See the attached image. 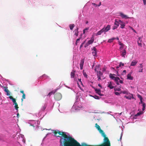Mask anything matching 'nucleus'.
<instances>
[{
    "label": "nucleus",
    "instance_id": "nucleus-1",
    "mask_svg": "<svg viewBox=\"0 0 146 146\" xmlns=\"http://www.w3.org/2000/svg\"><path fill=\"white\" fill-rule=\"evenodd\" d=\"M52 133H54V135L57 137L60 138V146H86L87 144L84 143L81 144L82 145L74 139L71 138L67 134V133L59 131L58 130L52 131Z\"/></svg>",
    "mask_w": 146,
    "mask_h": 146
},
{
    "label": "nucleus",
    "instance_id": "nucleus-2",
    "mask_svg": "<svg viewBox=\"0 0 146 146\" xmlns=\"http://www.w3.org/2000/svg\"><path fill=\"white\" fill-rule=\"evenodd\" d=\"M118 44L120 46L119 49L121 56L124 58H125L126 54V50L127 46L120 41L118 42Z\"/></svg>",
    "mask_w": 146,
    "mask_h": 146
},
{
    "label": "nucleus",
    "instance_id": "nucleus-3",
    "mask_svg": "<svg viewBox=\"0 0 146 146\" xmlns=\"http://www.w3.org/2000/svg\"><path fill=\"white\" fill-rule=\"evenodd\" d=\"M139 104L140 105L141 104H142V111H139V112H138L137 114L135 115L133 117V119H136L139 118V117L140 116V115L144 113L143 111H144L145 109L146 105L145 103L143 101V100H140V102L139 103Z\"/></svg>",
    "mask_w": 146,
    "mask_h": 146
},
{
    "label": "nucleus",
    "instance_id": "nucleus-4",
    "mask_svg": "<svg viewBox=\"0 0 146 146\" xmlns=\"http://www.w3.org/2000/svg\"><path fill=\"white\" fill-rule=\"evenodd\" d=\"M82 106L81 102L80 100H76L74 105L72 106V109L76 111H78L82 108Z\"/></svg>",
    "mask_w": 146,
    "mask_h": 146
},
{
    "label": "nucleus",
    "instance_id": "nucleus-5",
    "mask_svg": "<svg viewBox=\"0 0 146 146\" xmlns=\"http://www.w3.org/2000/svg\"><path fill=\"white\" fill-rule=\"evenodd\" d=\"M71 78H73L74 80L77 82V84L79 86V84H81L82 85V83L81 81V79L78 78V75L76 74L75 70H73L71 73Z\"/></svg>",
    "mask_w": 146,
    "mask_h": 146
},
{
    "label": "nucleus",
    "instance_id": "nucleus-6",
    "mask_svg": "<svg viewBox=\"0 0 146 146\" xmlns=\"http://www.w3.org/2000/svg\"><path fill=\"white\" fill-rule=\"evenodd\" d=\"M115 75L114 74H110L109 75V76L111 79L114 80L117 84L118 85L119 84V83L122 84L123 83V81L120 80L119 78L115 77L114 76Z\"/></svg>",
    "mask_w": 146,
    "mask_h": 146
},
{
    "label": "nucleus",
    "instance_id": "nucleus-7",
    "mask_svg": "<svg viewBox=\"0 0 146 146\" xmlns=\"http://www.w3.org/2000/svg\"><path fill=\"white\" fill-rule=\"evenodd\" d=\"M28 123L30 124L31 125L33 126L34 127H36V128H35V129L38 127V125L39 124V123L38 121L31 120L29 121Z\"/></svg>",
    "mask_w": 146,
    "mask_h": 146
},
{
    "label": "nucleus",
    "instance_id": "nucleus-8",
    "mask_svg": "<svg viewBox=\"0 0 146 146\" xmlns=\"http://www.w3.org/2000/svg\"><path fill=\"white\" fill-rule=\"evenodd\" d=\"M18 137H17V140L19 142H22L23 143L25 142V139L24 137V136L22 134H20L18 135Z\"/></svg>",
    "mask_w": 146,
    "mask_h": 146
},
{
    "label": "nucleus",
    "instance_id": "nucleus-9",
    "mask_svg": "<svg viewBox=\"0 0 146 146\" xmlns=\"http://www.w3.org/2000/svg\"><path fill=\"white\" fill-rule=\"evenodd\" d=\"M94 41V36L92 35L90 39L88 41V42L85 45V47L88 46L89 44H92Z\"/></svg>",
    "mask_w": 146,
    "mask_h": 146
},
{
    "label": "nucleus",
    "instance_id": "nucleus-10",
    "mask_svg": "<svg viewBox=\"0 0 146 146\" xmlns=\"http://www.w3.org/2000/svg\"><path fill=\"white\" fill-rule=\"evenodd\" d=\"M95 127L96 128L98 129L100 133L102 134V136L104 137L105 133L103 132V131L100 129V126L98 125L97 124H95Z\"/></svg>",
    "mask_w": 146,
    "mask_h": 146
},
{
    "label": "nucleus",
    "instance_id": "nucleus-11",
    "mask_svg": "<svg viewBox=\"0 0 146 146\" xmlns=\"http://www.w3.org/2000/svg\"><path fill=\"white\" fill-rule=\"evenodd\" d=\"M45 79L47 80H50V78L45 74H44L40 76L38 78V80H40L41 79Z\"/></svg>",
    "mask_w": 146,
    "mask_h": 146
},
{
    "label": "nucleus",
    "instance_id": "nucleus-12",
    "mask_svg": "<svg viewBox=\"0 0 146 146\" xmlns=\"http://www.w3.org/2000/svg\"><path fill=\"white\" fill-rule=\"evenodd\" d=\"M132 72H131L129 73L128 74L127 76V79L130 80H133V77L131 76Z\"/></svg>",
    "mask_w": 146,
    "mask_h": 146
},
{
    "label": "nucleus",
    "instance_id": "nucleus-13",
    "mask_svg": "<svg viewBox=\"0 0 146 146\" xmlns=\"http://www.w3.org/2000/svg\"><path fill=\"white\" fill-rule=\"evenodd\" d=\"M104 138V141L106 143V146H110V142L108 139L106 137V135L105 134V136L103 137Z\"/></svg>",
    "mask_w": 146,
    "mask_h": 146
},
{
    "label": "nucleus",
    "instance_id": "nucleus-14",
    "mask_svg": "<svg viewBox=\"0 0 146 146\" xmlns=\"http://www.w3.org/2000/svg\"><path fill=\"white\" fill-rule=\"evenodd\" d=\"M110 29V26L109 25H108L106 28H103L102 29L103 30L104 33H105L106 32L108 31Z\"/></svg>",
    "mask_w": 146,
    "mask_h": 146
},
{
    "label": "nucleus",
    "instance_id": "nucleus-15",
    "mask_svg": "<svg viewBox=\"0 0 146 146\" xmlns=\"http://www.w3.org/2000/svg\"><path fill=\"white\" fill-rule=\"evenodd\" d=\"M128 95H129L128 96H125L124 98L129 100H131V99H134V97L132 94L129 93Z\"/></svg>",
    "mask_w": 146,
    "mask_h": 146
},
{
    "label": "nucleus",
    "instance_id": "nucleus-16",
    "mask_svg": "<svg viewBox=\"0 0 146 146\" xmlns=\"http://www.w3.org/2000/svg\"><path fill=\"white\" fill-rule=\"evenodd\" d=\"M119 25H120V27L121 29L124 28L125 26V23L123 22L122 21L119 20Z\"/></svg>",
    "mask_w": 146,
    "mask_h": 146
},
{
    "label": "nucleus",
    "instance_id": "nucleus-17",
    "mask_svg": "<svg viewBox=\"0 0 146 146\" xmlns=\"http://www.w3.org/2000/svg\"><path fill=\"white\" fill-rule=\"evenodd\" d=\"M92 53L93 55L94 56H96L97 52H96V49L95 47H94L93 49L92 50Z\"/></svg>",
    "mask_w": 146,
    "mask_h": 146
},
{
    "label": "nucleus",
    "instance_id": "nucleus-18",
    "mask_svg": "<svg viewBox=\"0 0 146 146\" xmlns=\"http://www.w3.org/2000/svg\"><path fill=\"white\" fill-rule=\"evenodd\" d=\"M84 61V59H82L81 60L80 64V68L81 70H82L83 69Z\"/></svg>",
    "mask_w": 146,
    "mask_h": 146
},
{
    "label": "nucleus",
    "instance_id": "nucleus-19",
    "mask_svg": "<svg viewBox=\"0 0 146 146\" xmlns=\"http://www.w3.org/2000/svg\"><path fill=\"white\" fill-rule=\"evenodd\" d=\"M137 61L136 60H133L131 63L130 66H135L137 63Z\"/></svg>",
    "mask_w": 146,
    "mask_h": 146
},
{
    "label": "nucleus",
    "instance_id": "nucleus-20",
    "mask_svg": "<svg viewBox=\"0 0 146 146\" xmlns=\"http://www.w3.org/2000/svg\"><path fill=\"white\" fill-rule=\"evenodd\" d=\"M107 86L110 89H112L114 87L112 84L111 82H108Z\"/></svg>",
    "mask_w": 146,
    "mask_h": 146
},
{
    "label": "nucleus",
    "instance_id": "nucleus-21",
    "mask_svg": "<svg viewBox=\"0 0 146 146\" xmlns=\"http://www.w3.org/2000/svg\"><path fill=\"white\" fill-rule=\"evenodd\" d=\"M120 16L122 18H125L126 19L129 18V17H128L127 16L124 14L123 13H120ZM130 18L133 19V18H132V17Z\"/></svg>",
    "mask_w": 146,
    "mask_h": 146
},
{
    "label": "nucleus",
    "instance_id": "nucleus-22",
    "mask_svg": "<svg viewBox=\"0 0 146 146\" xmlns=\"http://www.w3.org/2000/svg\"><path fill=\"white\" fill-rule=\"evenodd\" d=\"M129 93V91L127 89H125L124 90L120 92V93H122L123 94H125L127 95H128Z\"/></svg>",
    "mask_w": 146,
    "mask_h": 146
},
{
    "label": "nucleus",
    "instance_id": "nucleus-23",
    "mask_svg": "<svg viewBox=\"0 0 146 146\" xmlns=\"http://www.w3.org/2000/svg\"><path fill=\"white\" fill-rule=\"evenodd\" d=\"M119 20L118 21H115V26H114V27L113 29H116L118 27L119 25Z\"/></svg>",
    "mask_w": 146,
    "mask_h": 146
},
{
    "label": "nucleus",
    "instance_id": "nucleus-24",
    "mask_svg": "<svg viewBox=\"0 0 146 146\" xmlns=\"http://www.w3.org/2000/svg\"><path fill=\"white\" fill-rule=\"evenodd\" d=\"M95 90L97 93L98 95L101 96H103V94H102L101 92V90L99 89H96Z\"/></svg>",
    "mask_w": 146,
    "mask_h": 146
},
{
    "label": "nucleus",
    "instance_id": "nucleus-25",
    "mask_svg": "<svg viewBox=\"0 0 146 146\" xmlns=\"http://www.w3.org/2000/svg\"><path fill=\"white\" fill-rule=\"evenodd\" d=\"M140 66L139 67L140 68L139 70V72H142L143 71V66L142 64H139Z\"/></svg>",
    "mask_w": 146,
    "mask_h": 146
},
{
    "label": "nucleus",
    "instance_id": "nucleus-26",
    "mask_svg": "<svg viewBox=\"0 0 146 146\" xmlns=\"http://www.w3.org/2000/svg\"><path fill=\"white\" fill-rule=\"evenodd\" d=\"M47 106V104H44V105H43L41 109V110L44 112V110L45 109L46 107Z\"/></svg>",
    "mask_w": 146,
    "mask_h": 146
},
{
    "label": "nucleus",
    "instance_id": "nucleus-27",
    "mask_svg": "<svg viewBox=\"0 0 146 146\" xmlns=\"http://www.w3.org/2000/svg\"><path fill=\"white\" fill-rule=\"evenodd\" d=\"M103 33H104V31L102 29L100 31H98L97 33L96 34V35L97 36V35H100Z\"/></svg>",
    "mask_w": 146,
    "mask_h": 146
},
{
    "label": "nucleus",
    "instance_id": "nucleus-28",
    "mask_svg": "<svg viewBox=\"0 0 146 146\" xmlns=\"http://www.w3.org/2000/svg\"><path fill=\"white\" fill-rule=\"evenodd\" d=\"M56 91H52L50 92L48 94V96L50 97L51 95L54 94L56 92Z\"/></svg>",
    "mask_w": 146,
    "mask_h": 146
},
{
    "label": "nucleus",
    "instance_id": "nucleus-29",
    "mask_svg": "<svg viewBox=\"0 0 146 146\" xmlns=\"http://www.w3.org/2000/svg\"><path fill=\"white\" fill-rule=\"evenodd\" d=\"M43 111L41 110L38 113V114L36 115L37 117H40L41 116H42V114L43 113Z\"/></svg>",
    "mask_w": 146,
    "mask_h": 146
},
{
    "label": "nucleus",
    "instance_id": "nucleus-30",
    "mask_svg": "<svg viewBox=\"0 0 146 146\" xmlns=\"http://www.w3.org/2000/svg\"><path fill=\"white\" fill-rule=\"evenodd\" d=\"M89 28L88 27L86 28L85 29L83 30V34H86L88 31V30H89Z\"/></svg>",
    "mask_w": 146,
    "mask_h": 146
},
{
    "label": "nucleus",
    "instance_id": "nucleus-31",
    "mask_svg": "<svg viewBox=\"0 0 146 146\" xmlns=\"http://www.w3.org/2000/svg\"><path fill=\"white\" fill-rule=\"evenodd\" d=\"M116 39L115 38H111L109 39L108 40V42L109 43H111L113 42V41L115 40Z\"/></svg>",
    "mask_w": 146,
    "mask_h": 146
},
{
    "label": "nucleus",
    "instance_id": "nucleus-32",
    "mask_svg": "<svg viewBox=\"0 0 146 146\" xmlns=\"http://www.w3.org/2000/svg\"><path fill=\"white\" fill-rule=\"evenodd\" d=\"M74 35L76 36H78V29L75 30L74 31Z\"/></svg>",
    "mask_w": 146,
    "mask_h": 146
},
{
    "label": "nucleus",
    "instance_id": "nucleus-33",
    "mask_svg": "<svg viewBox=\"0 0 146 146\" xmlns=\"http://www.w3.org/2000/svg\"><path fill=\"white\" fill-rule=\"evenodd\" d=\"M101 2H100L99 3V4L98 5H97L96 3H92V4L95 7H99L101 5Z\"/></svg>",
    "mask_w": 146,
    "mask_h": 146
},
{
    "label": "nucleus",
    "instance_id": "nucleus-34",
    "mask_svg": "<svg viewBox=\"0 0 146 146\" xmlns=\"http://www.w3.org/2000/svg\"><path fill=\"white\" fill-rule=\"evenodd\" d=\"M102 75V73L101 71L98 72L97 76L101 77Z\"/></svg>",
    "mask_w": 146,
    "mask_h": 146
},
{
    "label": "nucleus",
    "instance_id": "nucleus-35",
    "mask_svg": "<svg viewBox=\"0 0 146 146\" xmlns=\"http://www.w3.org/2000/svg\"><path fill=\"white\" fill-rule=\"evenodd\" d=\"M124 64L123 63H122L121 62H120L119 64V66H117L116 67V68H119V67H121L122 65V66H123Z\"/></svg>",
    "mask_w": 146,
    "mask_h": 146
},
{
    "label": "nucleus",
    "instance_id": "nucleus-36",
    "mask_svg": "<svg viewBox=\"0 0 146 146\" xmlns=\"http://www.w3.org/2000/svg\"><path fill=\"white\" fill-rule=\"evenodd\" d=\"M114 90L115 91H121V88H114Z\"/></svg>",
    "mask_w": 146,
    "mask_h": 146
},
{
    "label": "nucleus",
    "instance_id": "nucleus-37",
    "mask_svg": "<svg viewBox=\"0 0 146 146\" xmlns=\"http://www.w3.org/2000/svg\"><path fill=\"white\" fill-rule=\"evenodd\" d=\"M14 107L15 109L16 110V112H18V106L17 104H16V105H15V106H14Z\"/></svg>",
    "mask_w": 146,
    "mask_h": 146
},
{
    "label": "nucleus",
    "instance_id": "nucleus-38",
    "mask_svg": "<svg viewBox=\"0 0 146 146\" xmlns=\"http://www.w3.org/2000/svg\"><path fill=\"white\" fill-rule=\"evenodd\" d=\"M4 91L7 93L6 94L7 96H9L10 95V94L9 93V91L8 90H6L5 89Z\"/></svg>",
    "mask_w": 146,
    "mask_h": 146
},
{
    "label": "nucleus",
    "instance_id": "nucleus-39",
    "mask_svg": "<svg viewBox=\"0 0 146 146\" xmlns=\"http://www.w3.org/2000/svg\"><path fill=\"white\" fill-rule=\"evenodd\" d=\"M74 27V25L71 24L70 25V29L71 30H72Z\"/></svg>",
    "mask_w": 146,
    "mask_h": 146
},
{
    "label": "nucleus",
    "instance_id": "nucleus-40",
    "mask_svg": "<svg viewBox=\"0 0 146 146\" xmlns=\"http://www.w3.org/2000/svg\"><path fill=\"white\" fill-rule=\"evenodd\" d=\"M137 96L138 98L140 100H143V98H142L141 96L139 94H137Z\"/></svg>",
    "mask_w": 146,
    "mask_h": 146
},
{
    "label": "nucleus",
    "instance_id": "nucleus-41",
    "mask_svg": "<svg viewBox=\"0 0 146 146\" xmlns=\"http://www.w3.org/2000/svg\"><path fill=\"white\" fill-rule=\"evenodd\" d=\"M57 95L59 97V98L57 99L58 100H60L62 98V95L60 94H57Z\"/></svg>",
    "mask_w": 146,
    "mask_h": 146
},
{
    "label": "nucleus",
    "instance_id": "nucleus-42",
    "mask_svg": "<svg viewBox=\"0 0 146 146\" xmlns=\"http://www.w3.org/2000/svg\"><path fill=\"white\" fill-rule=\"evenodd\" d=\"M99 68V66H96L95 67L94 70L96 72L98 71V69Z\"/></svg>",
    "mask_w": 146,
    "mask_h": 146
},
{
    "label": "nucleus",
    "instance_id": "nucleus-43",
    "mask_svg": "<svg viewBox=\"0 0 146 146\" xmlns=\"http://www.w3.org/2000/svg\"><path fill=\"white\" fill-rule=\"evenodd\" d=\"M25 94H23L22 96V98L21 99L22 101H23V99H25Z\"/></svg>",
    "mask_w": 146,
    "mask_h": 146
},
{
    "label": "nucleus",
    "instance_id": "nucleus-44",
    "mask_svg": "<svg viewBox=\"0 0 146 146\" xmlns=\"http://www.w3.org/2000/svg\"><path fill=\"white\" fill-rule=\"evenodd\" d=\"M129 27L130 29H131L132 31H133L134 32L136 33H137V32L136 31L133 29V28H132V27L130 26H129Z\"/></svg>",
    "mask_w": 146,
    "mask_h": 146
},
{
    "label": "nucleus",
    "instance_id": "nucleus-45",
    "mask_svg": "<svg viewBox=\"0 0 146 146\" xmlns=\"http://www.w3.org/2000/svg\"><path fill=\"white\" fill-rule=\"evenodd\" d=\"M93 97L95 99H99V97L98 96H93Z\"/></svg>",
    "mask_w": 146,
    "mask_h": 146
},
{
    "label": "nucleus",
    "instance_id": "nucleus-46",
    "mask_svg": "<svg viewBox=\"0 0 146 146\" xmlns=\"http://www.w3.org/2000/svg\"><path fill=\"white\" fill-rule=\"evenodd\" d=\"M114 93L116 95H119L120 94H121V93H120V92H114Z\"/></svg>",
    "mask_w": 146,
    "mask_h": 146
},
{
    "label": "nucleus",
    "instance_id": "nucleus-47",
    "mask_svg": "<svg viewBox=\"0 0 146 146\" xmlns=\"http://www.w3.org/2000/svg\"><path fill=\"white\" fill-rule=\"evenodd\" d=\"M80 38H78L77 39L76 41V45H77V43L79 42V41H80Z\"/></svg>",
    "mask_w": 146,
    "mask_h": 146
},
{
    "label": "nucleus",
    "instance_id": "nucleus-48",
    "mask_svg": "<svg viewBox=\"0 0 146 146\" xmlns=\"http://www.w3.org/2000/svg\"><path fill=\"white\" fill-rule=\"evenodd\" d=\"M142 38L141 37H139L137 41H139V42H141Z\"/></svg>",
    "mask_w": 146,
    "mask_h": 146
},
{
    "label": "nucleus",
    "instance_id": "nucleus-49",
    "mask_svg": "<svg viewBox=\"0 0 146 146\" xmlns=\"http://www.w3.org/2000/svg\"><path fill=\"white\" fill-rule=\"evenodd\" d=\"M137 43H138V45L139 46H141V45H142L141 43V42H139V41H137Z\"/></svg>",
    "mask_w": 146,
    "mask_h": 146
},
{
    "label": "nucleus",
    "instance_id": "nucleus-50",
    "mask_svg": "<svg viewBox=\"0 0 146 146\" xmlns=\"http://www.w3.org/2000/svg\"><path fill=\"white\" fill-rule=\"evenodd\" d=\"M126 70H123V71L122 73V75H125L126 74Z\"/></svg>",
    "mask_w": 146,
    "mask_h": 146
},
{
    "label": "nucleus",
    "instance_id": "nucleus-51",
    "mask_svg": "<svg viewBox=\"0 0 146 146\" xmlns=\"http://www.w3.org/2000/svg\"><path fill=\"white\" fill-rule=\"evenodd\" d=\"M83 74L84 76L86 78H87V75L86 74L85 72H83Z\"/></svg>",
    "mask_w": 146,
    "mask_h": 146
},
{
    "label": "nucleus",
    "instance_id": "nucleus-52",
    "mask_svg": "<svg viewBox=\"0 0 146 146\" xmlns=\"http://www.w3.org/2000/svg\"><path fill=\"white\" fill-rule=\"evenodd\" d=\"M64 85H65V86L66 87V88H69V89H70L72 90H73V88H70V87L67 86L65 84H64Z\"/></svg>",
    "mask_w": 146,
    "mask_h": 146
},
{
    "label": "nucleus",
    "instance_id": "nucleus-53",
    "mask_svg": "<svg viewBox=\"0 0 146 146\" xmlns=\"http://www.w3.org/2000/svg\"><path fill=\"white\" fill-rule=\"evenodd\" d=\"M101 77H100V76H97V78H98V81H100V80H102L101 78Z\"/></svg>",
    "mask_w": 146,
    "mask_h": 146
},
{
    "label": "nucleus",
    "instance_id": "nucleus-54",
    "mask_svg": "<svg viewBox=\"0 0 146 146\" xmlns=\"http://www.w3.org/2000/svg\"><path fill=\"white\" fill-rule=\"evenodd\" d=\"M2 104V100H1V98L0 96V105Z\"/></svg>",
    "mask_w": 146,
    "mask_h": 146
},
{
    "label": "nucleus",
    "instance_id": "nucleus-55",
    "mask_svg": "<svg viewBox=\"0 0 146 146\" xmlns=\"http://www.w3.org/2000/svg\"><path fill=\"white\" fill-rule=\"evenodd\" d=\"M122 113V112H121L120 113H115V114L116 115H121Z\"/></svg>",
    "mask_w": 146,
    "mask_h": 146
},
{
    "label": "nucleus",
    "instance_id": "nucleus-56",
    "mask_svg": "<svg viewBox=\"0 0 146 146\" xmlns=\"http://www.w3.org/2000/svg\"><path fill=\"white\" fill-rule=\"evenodd\" d=\"M144 5L146 4V0H143Z\"/></svg>",
    "mask_w": 146,
    "mask_h": 146
},
{
    "label": "nucleus",
    "instance_id": "nucleus-57",
    "mask_svg": "<svg viewBox=\"0 0 146 146\" xmlns=\"http://www.w3.org/2000/svg\"><path fill=\"white\" fill-rule=\"evenodd\" d=\"M12 100L13 103L15 102V101H16L15 99L14 98Z\"/></svg>",
    "mask_w": 146,
    "mask_h": 146
},
{
    "label": "nucleus",
    "instance_id": "nucleus-58",
    "mask_svg": "<svg viewBox=\"0 0 146 146\" xmlns=\"http://www.w3.org/2000/svg\"><path fill=\"white\" fill-rule=\"evenodd\" d=\"M10 99L12 100L13 98L12 97V96H10L8 97Z\"/></svg>",
    "mask_w": 146,
    "mask_h": 146
},
{
    "label": "nucleus",
    "instance_id": "nucleus-59",
    "mask_svg": "<svg viewBox=\"0 0 146 146\" xmlns=\"http://www.w3.org/2000/svg\"><path fill=\"white\" fill-rule=\"evenodd\" d=\"M84 44V42L82 43L80 46V48H81L83 46V44Z\"/></svg>",
    "mask_w": 146,
    "mask_h": 146
},
{
    "label": "nucleus",
    "instance_id": "nucleus-60",
    "mask_svg": "<svg viewBox=\"0 0 146 146\" xmlns=\"http://www.w3.org/2000/svg\"><path fill=\"white\" fill-rule=\"evenodd\" d=\"M20 92H21V93L23 94H25L24 93V91H20Z\"/></svg>",
    "mask_w": 146,
    "mask_h": 146
},
{
    "label": "nucleus",
    "instance_id": "nucleus-61",
    "mask_svg": "<svg viewBox=\"0 0 146 146\" xmlns=\"http://www.w3.org/2000/svg\"><path fill=\"white\" fill-rule=\"evenodd\" d=\"M13 103V105H16V104H17V103L16 101H15V102H14Z\"/></svg>",
    "mask_w": 146,
    "mask_h": 146
},
{
    "label": "nucleus",
    "instance_id": "nucleus-62",
    "mask_svg": "<svg viewBox=\"0 0 146 146\" xmlns=\"http://www.w3.org/2000/svg\"><path fill=\"white\" fill-rule=\"evenodd\" d=\"M122 134V132L121 133V136L120 138V140H121V139Z\"/></svg>",
    "mask_w": 146,
    "mask_h": 146
},
{
    "label": "nucleus",
    "instance_id": "nucleus-63",
    "mask_svg": "<svg viewBox=\"0 0 146 146\" xmlns=\"http://www.w3.org/2000/svg\"><path fill=\"white\" fill-rule=\"evenodd\" d=\"M98 86L100 87H101V88L102 87V86H101V85L100 84H98Z\"/></svg>",
    "mask_w": 146,
    "mask_h": 146
},
{
    "label": "nucleus",
    "instance_id": "nucleus-64",
    "mask_svg": "<svg viewBox=\"0 0 146 146\" xmlns=\"http://www.w3.org/2000/svg\"><path fill=\"white\" fill-rule=\"evenodd\" d=\"M88 21H86V24H88Z\"/></svg>",
    "mask_w": 146,
    "mask_h": 146
}]
</instances>
